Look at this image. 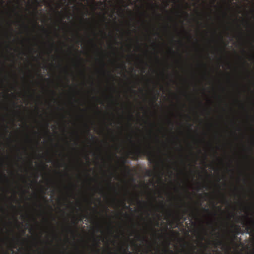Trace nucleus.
Here are the masks:
<instances>
[{"instance_id": "obj_1", "label": "nucleus", "mask_w": 254, "mask_h": 254, "mask_svg": "<svg viewBox=\"0 0 254 254\" xmlns=\"http://www.w3.org/2000/svg\"><path fill=\"white\" fill-rule=\"evenodd\" d=\"M129 154L132 155V159L137 160L139 158L143 155L147 156V159L150 163H152L158 166L159 161L156 155L151 150L150 146L149 145L147 148L142 149L138 147L134 151H129Z\"/></svg>"}, {"instance_id": "obj_2", "label": "nucleus", "mask_w": 254, "mask_h": 254, "mask_svg": "<svg viewBox=\"0 0 254 254\" xmlns=\"http://www.w3.org/2000/svg\"><path fill=\"white\" fill-rule=\"evenodd\" d=\"M127 162V158H123L121 160V166L124 168L125 172H127V173H129L130 169L129 166H127L126 165Z\"/></svg>"}, {"instance_id": "obj_3", "label": "nucleus", "mask_w": 254, "mask_h": 254, "mask_svg": "<svg viewBox=\"0 0 254 254\" xmlns=\"http://www.w3.org/2000/svg\"><path fill=\"white\" fill-rule=\"evenodd\" d=\"M243 225L246 226V230L248 232L249 230H254V220H251L249 222H243Z\"/></svg>"}, {"instance_id": "obj_4", "label": "nucleus", "mask_w": 254, "mask_h": 254, "mask_svg": "<svg viewBox=\"0 0 254 254\" xmlns=\"http://www.w3.org/2000/svg\"><path fill=\"white\" fill-rule=\"evenodd\" d=\"M234 227L233 232L235 233L236 235H238L240 233H243L242 231V228L240 225H232Z\"/></svg>"}, {"instance_id": "obj_5", "label": "nucleus", "mask_w": 254, "mask_h": 254, "mask_svg": "<svg viewBox=\"0 0 254 254\" xmlns=\"http://www.w3.org/2000/svg\"><path fill=\"white\" fill-rule=\"evenodd\" d=\"M218 245H223L224 246H226L228 249H231V247L230 244L225 243L222 240H218L217 243H216V247L218 246Z\"/></svg>"}, {"instance_id": "obj_6", "label": "nucleus", "mask_w": 254, "mask_h": 254, "mask_svg": "<svg viewBox=\"0 0 254 254\" xmlns=\"http://www.w3.org/2000/svg\"><path fill=\"white\" fill-rule=\"evenodd\" d=\"M238 235H236L235 233H234L233 231H232V235L230 239L231 242L234 243L235 240L238 239Z\"/></svg>"}, {"instance_id": "obj_7", "label": "nucleus", "mask_w": 254, "mask_h": 254, "mask_svg": "<svg viewBox=\"0 0 254 254\" xmlns=\"http://www.w3.org/2000/svg\"><path fill=\"white\" fill-rule=\"evenodd\" d=\"M158 93H157V94H156V95H155L153 97V103H155L156 102V101L158 99Z\"/></svg>"}, {"instance_id": "obj_8", "label": "nucleus", "mask_w": 254, "mask_h": 254, "mask_svg": "<svg viewBox=\"0 0 254 254\" xmlns=\"http://www.w3.org/2000/svg\"><path fill=\"white\" fill-rule=\"evenodd\" d=\"M136 199H137V200L138 201V202L139 203V204H142V203H143V204H146V202H144L143 201L142 202V201H141V200H139V196L138 195H136Z\"/></svg>"}, {"instance_id": "obj_9", "label": "nucleus", "mask_w": 254, "mask_h": 254, "mask_svg": "<svg viewBox=\"0 0 254 254\" xmlns=\"http://www.w3.org/2000/svg\"><path fill=\"white\" fill-rule=\"evenodd\" d=\"M69 231H70V232L73 234L74 235V233H75V231H74L72 229V228H71L70 226L69 227Z\"/></svg>"}, {"instance_id": "obj_10", "label": "nucleus", "mask_w": 254, "mask_h": 254, "mask_svg": "<svg viewBox=\"0 0 254 254\" xmlns=\"http://www.w3.org/2000/svg\"><path fill=\"white\" fill-rule=\"evenodd\" d=\"M176 217H177V220L179 221L180 218H181V214H180L179 213V214H177Z\"/></svg>"}, {"instance_id": "obj_11", "label": "nucleus", "mask_w": 254, "mask_h": 254, "mask_svg": "<svg viewBox=\"0 0 254 254\" xmlns=\"http://www.w3.org/2000/svg\"><path fill=\"white\" fill-rule=\"evenodd\" d=\"M151 5L152 7H158V5L156 4H154V3H151Z\"/></svg>"}, {"instance_id": "obj_12", "label": "nucleus", "mask_w": 254, "mask_h": 254, "mask_svg": "<svg viewBox=\"0 0 254 254\" xmlns=\"http://www.w3.org/2000/svg\"><path fill=\"white\" fill-rule=\"evenodd\" d=\"M147 175H149V176H151L152 175V172L151 171H148L147 172Z\"/></svg>"}, {"instance_id": "obj_13", "label": "nucleus", "mask_w": 254, "mask_h": 254, "mask_svg": "<svg viewBox=\"0 0 254 254\" xmlns=\"http://www.w3.org/2000/svg\"><path fill=\"white\" fill-rule=\"evenodd\" d=\"M203 210L205 211V212H210V211L209 210V209H207V208H205V207H204L203 208Z\"/></svg>"}, {"instance_id": "obj_14", "label": "nucleus", "mask_w": 254, "mask_h": 254, "mask_svg": "<svg viewBox=\"0 0 254 254\" xmlns=\"http://www.w3.org/2000/svg\"><path fill=\"white\" fill-rule=\"evenodd\" d=\"M151 230H153V231L154 232V233H155V234H157V233H156V230H155V228L152 227V228H151Z\"/></svg>"}, {"instance_id": "obj_15", "label": "nucleus", "mask_w": 254, "mask_h": 254, "mask_svg": "<svg viewBox=\"0 0 254 254\" xmlns=\"http://www.w3.org/2000/svg\"><path fill=\"white\" fill-rule=\"evenodd\" d=\"M23 26L26 28H28V26L26 25V24H23Z\"/></svg>"}, {"instance_id": "obj_16", "label": "nucleus", "mask_w": 254, "mask_h": 254, "mask_svg": "<svg viewBox=\"0 0 254 254\" xmlns=\"http://www.w3.org/2000/svg\"><path fill=\"white\" fill-rule=\"evenodd\" d=\"M112 177H111L110 179V181H109V183L110 184H111V181H112Z\"/></svg>"}, {"instance_id": "obj_17", "label": "nucleus", "mask_w": 254, "mask_h": 254, "mask_svg": "<svg viewBox=\"0 0 254 254\" xmlns=\"http://www.w3.org/2000/svg\"><path fill=\"white\" fill-rule=\"evenodd\" d=\"M184 213L186 214L187 212V209H184Z\"/></svg>"}, {"instance_id": "obj_18", "label": "nucleus", "mask_w": 254, "mask_h": 254, "mask_svg": "<svg viewBox=\"0 0 254 254\" xmlns=\"http://www.w3.org/2000/svg\"><path fill=\"white\" fill-rule=\"evenodd\" d=\"M2 175H3V177H4L5 178H7V177H6V176L5 175V174L3 173V174H2Z\"/></svg>"}, {"instance_id": "obj_19", "label": "nucleus", "mask_w": 254, "mask_h": 254, "mask_svg": "<svg viewBox=\"0 0 254 254\" xmlns=\"http://www.w3.org/2000/svg\"><path fill=\"white\" fill-rule=\"evenodd\" d=\"M109 75H110L112 78H114V76L112 74H111L110 73H109Z\"/></svg>"}, {"instance_id": "obj_20", "label": "nucleus", "mask_w": 254, "mask_h": 254, "mask_svg": "<svg viewBox=\"0 0 254 254\" xmlns=\"http://www.w3.org/2000/svg\"><path fill=\"white\" fill-rule=\"evenodd\" d=\"M13 105H14V106H16V108H17V107H18V106H17V104H16V103H13Z\"/></svg>"}, {"instance_id": "obj_21", "label": "nucleus", "mask_w": 254, "mask_h": 254, "mask_svg": "<svg viewBox=\"0 0 254 254\" xmlns=\"http://www.w3.org/2000/svg\"><path fill=\"white\" fill-rule=\"evenodd\" d=\"M95 136H93V135H91V138L92 139H95Z\"/></svg>"}, {"instance_id": "obj_22", "label": "nucleus", "mask_w": 254, "mask_h": 254, "mask_svg": "<svg viewBox=\"0 0 254 254\" xmlns=\"http://www.w3.org/2000/svg\"><path fill=\"white\" fill-rule=\"evenodd\" d=\"M96 251H97V253H99L100 252V250L98 249H96Z\"/></svg>"}, {"instance_id": "obj_23", "label": "nucleus", "mask_w": 254, "mask_h": 254, "mask_svg": "<svg viewBox=\"0 0 254 254\" xmlns=\"http://www.w3.org/2000/svg\"><path fill=\"white\" fill-rule=\"evenodd\" d=\"M124 252L127 253V252H128V251L127 249H125Z\"/></svg>"}, {"instance_id": "obj_24", "label": "nucleus", "mask_w": 254, "mask_h": 254, "mask_svg": "<svg viewBox=\"0 0 254 254\" xmlns=\"http://www.w3.org/2000/svg\"><path fill=\"white\" fill-rule=\"evenodd\" d=\"M169 123L171 124L172 126L173 125V123H172L171 120H169Z\"/></svg>"}, {"instance_id": "obj_25", "label": "nucleus", "mask_w": 254, "mask_h": 254, "mask_svg": "<svg viewBox=\"0 0 254 254\" xmlns=\"http://www.w3.org/2000/svg\"><path fill=\"white\" fill-rule=\"evenodd\" d=\"M73 223H74V224L75 225H76V224H77V222H76V221H74L73 222Z\"/></svg>"}, {"instance_id": "obj_26", "label": "nucleus", "mask_w": 254, "mask_h": 254, "mask_svg": "<svg viewBox=\"0 0 254 254\" xmlns=\"http://www.w3.org/2000/svg\"><path fill=\"white\" fill-rule=\"evenodd\" d=\"M171 254H173V252L172 251H168Z\"/></svg>"}, {"instance_id": "obj_27", "label": "nucleus", "mask_w": 254, "mask_h": 254, "mask_svg": "<svg viewBox=\"0 0 254 254\" xmlns=\"http://www.w3.org/2000/svg\"><path fill=\"white\" fill-rule=\"evenodd\" d=\"M203 254H212L210 253V252H209V253H204Z\"/></svg>"}, {"instance_id": "obj_28", "label": "nucleus", "mask_w": 254, "mask_h": 254, "mask_svg": "<svg viewBox=\"0 0 254 254\" xmlns=\"http://www.w3.org/2000/svg\"><path fill=\"white\" fill-rule=\"evenodd\" d=\"M132 115H130V118H132Z\"/></svg>"}, {"instance_id": "obj_29", "label": "nucleus", "mask_w": 254, "mask_h": 254, "mask_svg": "<svg viewBox=\"0 0 254 254\" xmlns=\"http://www.w3.org/2000/svg\"><path fill=\"white\" fill-rule=\"evenodd\" d=\"M79 221H82V218L80 219H79Z\"/></svg>"}, {"instance_id": "obj_30", "label": "nucleus", "mask_w": 254, "mask_h": 254, "mask_svg": "<svg viewBox=\"0 0 254 254\" xmlns=\"http://www.w3.org/2000/svg\"><path fill=\"white\" fill-rule=\"evenodd\" d=\"M205 195H208V193H205Z\"/></svg>"}, {"instance_id": "obj_31", "label": "nucleus", "mask_w": 254, "mask_h": 254, "mask_svg": "<svg viewBox=\"0 0 254 254\" xmlns=\"http://www.w3.org/2000/svg\"><path fill=\"white\" fill-rule=\"evenodd\" d=\"M156 225H157V226H158V225H159V223H158V222H157V223H156Z\"/></svg>"}, {"instance_id": "obj_32", "label": "nucleus", "mask_w": 254, "mask_h": 254, "mask_svg": "<svg viewBox=\"0 0 254 254\" xmlns=\"http://www.w3.org/2000/svg\"><path fill=\"white\" fill-rule=\"evenodd\" d=\"M102 64H103V65H105V64H104V63H103V62H102Z\"/></svg>"}, {"instance_id": "obj_33", "label": "nucleus", "mask_w": 254, "mask_h": 254, "mask_svg": "<svg viewBox=\"0 0 254 254\" xmlns=\"http://www.w3.org/2000/svg\"><path fill=\"white\" fill-rule=\"evenodd\" d=\"M162 206H163V202H161Z\"/></svg>"}, {"instance_id": "obj_34", "label": "nucleus", "mask_w": 254, "mask_h": 254, "mask_svg": "<svg viewBox=\"0 0 254 254\" xmlns=\"http://www.w3.org/2000/svg\"><path fill=\"white\" fill-rule=\"evenodd\" d=\"M185 14H186L187 15H188V13H187V12H185Z\"/></svg>"}, {"instance_id": "obj_35", "label": "nucleus", "mask_w": 254, "mask_h": 254, "mask_svg": "<svg viewBox=\"0 0 254 254\" xmlns=\"http://www.w3.org/2000/svg\"><path fill=\"white\" fill-rule=\"evenodd\" d=\"M78 58L79 59H81L80 57L79 56H78Z\"/></svg>"}, {"instance_id": "obj_36", "label": "nucleus", "mask_w": 254, "mask_h": 254, "mask_svg": "<svg viewBox=\"0 0 254 254\" xmlns=\"http://www.w3.org/2000/svg\"><path fill=\"white\" fill-rule=\"evenodd\" d=\"M184 220H186V218H184Z\"/></svg>"}, {"instance_id": "obj_37", "label": "nucleus", "mask_w": 254, "mask_h": 254, "mask_svg": "<svg viewBox=\"0 0 254 254\" xmlns=\"http://www.w3.org/2000/svg\"><path fill=\"white\" fill-rule=\"evenodd\" d=\"M128 254H131L130 252H128Z\"/></svg>"}, {"instance_id": "obj_38", "label": "nucleus", "mask_w": 254, "mask_h": 254, "mask_svg": "<svg viewBox=\"0 0 254 254\" xmlns=\"http://www.w3.org/2000/svg\"><path fill=\"white\" fill-rule=\"evenodd\" d=\"M190 35V38H191V36L190 35Z\"/></svg>"}, {"instance_id": "obj_39", "label": "nucleus", "mask_w": 254, "mask_h": 254, "mask_svg": "<svg viewBox=\"0 0 254 254\" xmlns=\"http://www.w3.org/2000/svg\"><path fill=\"white\" fill-rule=\"evenodd\" d=\"M12 207H15V206H14V205H12Z\"/></svg>"}, {"instance_id": "obj_40", "label": "nucleus", "mask_w": 254, "mask_h": 254, "mask_svg": "<svg viewBox=\"0 0 254 254\" xmlns=\"http://www.w3.org/2000/svg\"><path fill=\"white\" fill-rule=\"evenodd\" d=\"M98 242L97 243V246H98Z\"/></svg>"}, {"instance_id": "obj_41", "label": "nucleus", "mask_w": 254, "mask_h": 254, "mask_svg": "<svg viewBox=\"0 0 254 254\" xmlns=\"http://www.w3.org/2000/svg\"><path fill=\"white\" fill-rule=\"evenodd\" d=\"M94 45L95 46H97L96 44H94Z\"/></svg>"}]
</instances>
